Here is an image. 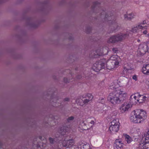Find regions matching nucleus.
I'll use <instances>...</instances> for the list:
<instances>
[{
	"mask_svg": "<svg viewBox=\"0 0 149 149\" xmlns=\"http://www.w3.org/2000/svg\"><path fill=\"white\" fill-rule=\"evenodd\" d=\"M99 14V17L101 18L104 17V20L106 21H108V23L111 25V28L112 29L113 31H115L118 29L119 26L118 24L115 20L113 19L112 20H111L112 17H111V15H110V16H109L110 14V12H108L106 13L103 10H101Z\"/></svg>",
	"mask_w": 149,
	"mask_h": 149,
	"instance_id": "nucleus-2",
	"label": "nucleus"
},
{
	"mask_svg": "<svg viewBox=\"0 0 149 149\" xmlns=\"http://www.w3.org/2000/svg\"><path fill=\"white\" fill-rule=\"evenodd\" d=\"M132 69V68L130 65L129 64L125 65L123 71V74H125L127 73L128 72H129V70H131Z\"/></svg>",
	"mask_w": 149,
	"mask_h": 149,
	"instance_id": "nucleus-16",
	"label": "nucleus"
},
{
	"mask_svg": "<svg viewBox=\"0 0 149 149\" xmlns=\"http://www.w3.org/2000/svg\"><path fill=\"white\" fill-rule=\"evenodd\" d=\"M65 83H67L69 82V80H68L67 78H64L63 79Z\"/></svg>",
	"mask_w": 149,
	"mask_h": 149,
	"instance_id": "nucleus-32",
	"label": "nucleus"
},
{
	"mask_svg": "<svg viewBox=\"0 0 149 149\" xmlns=\"http://www.w3.org/2000/svg\"><path fill=\"white\" fill-rule=\"evenodd\" d=\"M123 143L121 140L116 139L114 144V149H123Z\"/></svg>",
	"mask_w": 149,
	"mask_h": 149,
	"instance_id": "nucleus-11",
	"label": "nucleus"
},
{
	"mask_svg": "<svg viewBox=\"0 0 149 149\" xmlns=\"http://www.w3.org/2000/svg\"><path fill=\"white\" fill-rule=\"evenodd\" d=\"M81 101H83V103L84 104H88L90 102V101L88 99L84 97H83L82 99L79 98L77 99L76 100V103L80 104V102H81Z\"/></svg>",
	"mask_w": 149,
	"mask_h": 149,
	"instance_id": "nucleus-19",
	"label": "nucleus"
},
{
	"mask_svg": "<svg viewBox=\"0 0 149 149\" xmlns=\"http://www.w3.org/2000/svg\"><path fill=\"white\" fill-rule=\"evenodd\" d=\"M33 144H35V142H34V143H33Z\"/></svg>",
	"mask_w": 149,
	"mask_h": 149,
	"instance_id": "nucleus-46",
	"label": "nucleus"
},
{
	"mask_svg": "<svg viewBox=\"0 0 149 149\" xmlns=\"http://www.w3.org/2000/svg\"><path fill=\"white\" fill-rule=\"evenodd\" d=\"M131 132H132V133H133V132H132V131H131Z\"/></svg>",
	"mask_w": 149,
	"mask_h": 149,
	"instance_id": "nucleus-47",
	"label": "nucleus"
},
{
	"mask_svg": "<svg viewBox=\"0 0 149 149\" xmlns=\"http://www.w3.org/2000/svg\"><path fill=\"white\" fill-rule=\"evenodd\" d=\"M69 100V98L68 97H66L64 99V101H68Z\"/></svg>",
	"mask_w": 149,
	"mask_h": 149,
	"instance_id": "nucleus-34",
	"label": "nucleus"
},
{
	"mask_svg": "<svg viewBox=\"0 0 149 149\" xmlns=\"http://www.w3.org/2000/svg\"><path fill=\"white\" fill-rule=\"evenodd\" d=\"M105 60L103 59L96 61L93 65V69L95 71L98 72L102 69L104 68L105 67Z\"/></svg>",
	"mask_w": 149,
	"mask_h": 149,
	"instance_id": "nucleus-5",
	"label": "nucleus"
},
{
	"mask_svg": "<svg viewBox=\"0 0 149 149\" xmlns=\"http://www.w3.org/2000/svg\"><path fill=\"white\" fill-rule=\"evenodd\" d=\"M68 130V128L65 127H61L59 130V133L62 135H64Z\"/></svg>",
	"mask_w": 149,
	"mask_h": 149,
	"instance_id": "nucleus-21",
	"label": "nucleus"
},
{
	"mask_svg": "<svg viewBox=\"0 0 149 149\" xmlns=\"http://www.w3.org/2000/svg\"><path fill=\"white\" fill-rule=\"evenodd\" d=\"M147 23L146 20H144L142 22L138 23L136 26L133 28L131 30L132 32L134 33L136 32L139 29H147L148 26L146 25Z\"/></svg>",
	"mask_w": 149,
	"mask_h": 149,
	"instance_id": "nucleus-7",
	"label": "nucleus"
},
{
	"mask_svg": "<svg viewBox=\"0 0 149 149\" xmlns=\"http://www.w3.org/2000/svg\"><path fill=\"white\" fill-rule=\"evenodd\" d=\"M81 149H91L88 144H85L84 143L81 144Z\"/></svg>",
	"mask_w": 149,
	"mask_h": 149,
	"instance_id": "nucleus-23",
	"label": "nucleus"
},
{
	"mask_svg": "<svg viewBox=\"0 0 149 149\" xmlns=\"http://www.w3.org/2000/svg\"><path fill=\"white\" fill-rule=\"evenodd\" d=\"M86 96L89 98L88 99L91 100H92L93 97V95L90 93L87 94Z\"/></svg>",
	"mask_w": 149,
	"mask_h": 149,
	"instance_id": "nucleus-25",
	"label": "nucleus"
},
{
	"mask_svg": "<svg viewBox=\"0 0 149 149\" xmlns=\"http://www.w3.org/2000/svg\"><path fill=\"white\" fill-rule=\"evenodd\" d=\"M109 88L110 89L115 90L109 94L108 97V100L112 104H119L126 99L127 94L125 92L121 89L115 90L116 88L114 85L110 86Z\"/></svg>",
	"mask_w": 149,
	"mask_h": 149,
	"instance_id": "nucleus-1",
	"label": "nucleus"
},
{
	"mask_svg": "<svg viewBox=\"0 0 149 149\" xmlns=\"http://www.w3.org/2000/svg\"><path fill=\"white\" fill-rule=\"evenodd\" d=\"M119 124L118 119L113 120L111 122V125L109 127L110 131L112 133L117 132L119 130Z\"/></svg>",
	"mask_w": 149,
	"mask_h": 149,
	"instance_id": "nucleus-6",
	"label": "nucleus"
},
{
	"mask_svg": "<svg viewBox=\"0 0 149 149\" xmlns=\"http://www.w3.org/2000/svg\"><path fill=\"white\" fill-rule=\"evenodd\" d=\"M132 129L134 130V131L136 130V128L134 127L132 128Z\"/></svg>",
	"mask_w": 149,
	"mask_h": 149,
	"instance_id": "nucleus-42",
	"label": "nucleus"
},
{
	"mask_svg": "<svg viewBox=\"0 0 149 149\" xmlns=\"http://www.w3.org/2000/svg\"><path fill=\"white\" fill-rule=\"evenodd\" d=\"M3 0H0V3H1L3 2Z\"/></svg>",
	"mask_w": 149,
	"mask_h": 149,
	"instance_id": "nucleus-43",
	"label": "nucleus"
},
{
	"mask_svg": "<svg viewBox=\"0 0 149 149\" xmlns=\"http://www.w3.org/2000/svg\"><path fill=\"white\" fill-rule=\"evenodd\" d=\"M113 52L114 53H116L118 51V49L116 48H113L112 49Z\"/></svg>",
	"mask_w": 149,
	"mask_h": 149,
	"instance_id": "nucleus-31",
	"label": "nucleus"
},
{
	"mask_svg": "<svg viewBox=\"0 0 149 149\" xmlns=\"http://www.w3.org/2000/svg\"><path fill=\"white\" fill-rule=\"evenodd\" d=\"M36 146L38 148H39V147H40V145H39V144H36Z\"/></svg>",
	"mask_w": 149,
	"mask_h": 149,
	"instance_id": "nucleus-41",
	"label": "nucleus"
},
{
	"mask_svg": "<svg viewBox=\"0 0 149 149\" xmlns=\"http://www.w3.org/2000/svg\"><path fill=\"white\" fill-rule=\"evenodd\" d=\"M130 33L127 31L125 33H120L111 36L108 39L107 42L114 43L122 41L129 36Z\"/></svg>",
	"mask_w": 149,
	"mask_h": 149,
	"instance_id": "nucleus-4",
	"label": "nucleus"
},
{
	"mask_svg": "<svg viewBox=\"0 0 149 149\" xmlns=\"http://www.w3.org/2000/svg\"><path fill=\"white\" fill-rule=\"evenodd\" d=\"M128 79L127 78H124L121 81L120 85L121 86L123 87H127L128 84Z\"/></svg>",
	"mask_w": 149,
	"mask_h": 149,
	"instance_id": "nucleus-20",
	"label": "nucleus"
},
{
	"mask_svg": "<svg viewBox=\"0 0 149 149\" xmlns=\"http://www.w3.org/2000/svg\"><path fill=\"white\" fill-rule=\"evenodd\" d=\"M74 143V141L72 139H70L63 141L62 144L63 146L66 148H70Z\"/></svg>",
	"mask_w": 149,
	"mask_h": 149,
	"instance_id": "nucleus-9",
	"label": "nucleus"
},
{
	"mask_svg": "<svg viewBox=\"0 0 149 149\" xmlns=\"http://www.w3.org/2000/svg\"><path fill=\"white\" fill-rule=\"evenodd\" d=\"M132 107L131 104L125 102L122 104L120 108V110L122 113L127 111L129 109Z\"/></svg>",
	"mask_w": 149,
	"mask_h": 149,
	"instance_id": "nucleus-10",
	"label": "nucleus"
},
{
	"mask_svg": "<svg viewBox=\"0 0 149 149\" xmlns=\"http://www.w3.org/2000/svg\"><path fill=\"white\" fill-rule=\"evenodd\" d=\"M84 130H86L87 129H84Z\"/></svg>",
	"mask_w": 149,
	"mask_h": 149,
	"instance_id": "nucleus-48",
	"label": "nucleus"
},
{
	"mask_svg": "<svg viewBox=\"0 0 149 149\" xmlns=\"http://www.w3.org/2000/svg\"><path fill=\"white\" fill-rule=\"evenodd\" d=\"M57 100H58V97H55L53 98H52L51 100V101L54 102H57Z\"/></svg>",
	"mask_w": 149,
	"mask_h": 149,
	"instance_id": "nucleus-29",
	"label": "nucleus"
},
{
	"mask_svg": "<svg viewBox=\"0 0 149 149\" xmlns=\"http://www.w3.org/2000/svg\"><path fill=\"white\" fill-rule=\"evenodd\" d=\"M125 138L126 141L128 143H130L133 141L132 139L129 135L127 134L125 136Z\"/></svg>",
	"mask_w": 149,
	"mask_h": 149,
	"instance_id": "nucleus-24",
	"label": "nucleus"
},
{
	"mask_svg": "<svg viewBox=\"0 0 149 149\" xmlns=\"http://www.w3.org/2000/svg\"><path fill=\"white\" fill-rule=\"evenodd\" d=\"M132 79L135 80V81H136L137 80V76L136 75H134L132 77Z\"/></svg>",
	"mask_w": 149,
	"mask_h": 149,
	"instance_id": "nucleus-33",
	"label": "nucleus"
},
{
	"mask_svg": "<svg viewBox=\"0 0 149 149\" xmlns=\"http://www.w3.org/2000/svg\"><path fill=\"white\" fill-rule=\"evenodd\" d=\"M100 4V3L97 1L94 2L93 4V5L92 6L93 8H95L97 5H98Z\"/></svg>",
	"mask_w": 149,
	"mask_h": 149,
	"instance_id": "nucleus-28",
	"label": "nucleus"
},
{
	"mask_svg": "<svg viewBox=\"0 0 149 149\" xmlns=\"http://www.w3.org/2000/svg\"><path fill=\"white\" fill-rule=\"evenodd\" d=\"M95 122H94V121L93 120H92L90 122V123L91 124H92V125H93L94 123H95Z\"/></svg>",
	"mask_w": 149,
	"mask_h": 149,
	"instance_id": "nucleus-36",
	"label": "nucleus"
},
{
	"mask_svg": "<svg viewBox=\"0 0 149 149\" xmlns=\"http://www.w3.org/2000/svg\"><path fill=\"white\" fill-rule=\"evenodd\" d=\"M57 138V136H56L55 138L49 137V140L50 143L52 144H55L58 141Z\"/></svg>",
	"mask_w": 149,
	"mask_h": 149,
	"instance_id": "nucleus-22",
	"label": "nucleus"
},
{
	"mask_svg": "<svg viewBox=\"0 0 149 149\" xmlns=\"http://www.w3.org/2000/svg\"><path fill=\"white\" fill-rule=\"evenodd\" d=\"M148 45L146 43L141 44L139 46L138 52L140 53L141 55H143L148 51Z\"/></svg>",
	"mask_w": 149,
	"mask_h": 149,
	"instance_id": "nucleus-8",
	"label": "nucleus"
},
{
	"mask_svg": "<svg viewBox=\"0 0 149 149\" xmlns=\"http://www.w3.org/2000/svg\"><path fill=\"white\" fill-rule=\"evenodd\" d=\"M60 116L59 115H56L54 116L53 117V119L54 120V122H56V121L59 120L60 119Z\"/></svg>",
	"mask_w": 149,
	"mask_h": 149,
	"instance_id": "nucleus-26",
	"label": "nucleus"
},
{
	"mask_svg": "<svg viewBox=\"0 0 149 149\" xmlns=\"http://www.w3.org/2000/svg\"><path fill=\"white\" fill-rule=\"evenodd\" d=\"M74 118V117L73 116L70 117L67 119V121L68 122H70L73 120Z\"/></svg>",
	"mask_w": 149,
	"mask_h": 149,
	"instance_id": "nucleus-27",
	"label": "nucleus"
},
{
	"mask_svg": "<svg viewBox=\"0 0 149 149\" xmlns=\"http://www.w3.org/2000/svg\"><path fill=\"white\" fill-rule=\"evenodd\" d=\"M142 72L144 74H149V64H147L142 68Z\"/></svg>",
	"mask_w": 149,
	"mask_h": 149,
	"instance_id": "nucleus-18",
	"label": "nucleus"
},
{
	"mask_svg": "<svg viewBox=\"0 0 149 149\" xmlns=\"http://www.w3.org/2000/svg\"><path fill=\"white\" fill-rule=\"evenodd\" d=\"M134 116L130 117V119L132 121L135 123H140L143 121L147 117L146 112L142 109H137L134 111Z\"/></svg>",
	"mask_w": 149,
	"mask_h": 149,
	"instance_id": "nucleus-3",
	"label": "nucleus"
},
{
	"mask_svg": "<svg viewBox=\"0 0 149 149\" xmlns=\"http://www.w3.org/2000/svg\"><path fill=\"white\" fill-rule=\"evenodd\" d=\"M148 99V95H140L139 94V96H138V102L141 103L144 102Z\"/></svg>",
	"mask_w": 149,
	"mask_h": 149,
	"instance_id": "nucleus-13",
	"label": "nucleus"
},
{
	"mask_svg": "<svg viewBox=\"0 0 149 149\" xmlns=\"http://www.w3.org/2000/svg\"><path fill=\"white\" fill-rule=\"evenodd\" d=\"M147 136H148L149 137V130L147 132Z\"/></svg>",
	"mask_w": 149,
	"mask_h": 149,
	"instance_id": "nucleus-40",
	"label": "nucleus"
},
{
	"mask_svg": "<svg viewBox=\"0 0 149 149\" xmlns=\"http://www.w3.org/2000/svg\"><path fill=\"white\" fill-rule=\"evenodd\" d=\"M85 98H86V99H88V100H89V101H91V100H90V99H89H89H89V98H88V97H87L86 96V97H85Z\"/></svg>",
	"mask_w": 149,
	"mask_h": 149,
	"instance_id": "nucleus-39",
	"label": "nucleus"
},
{
	"mask_svg": "<svg viewBox=\"0 0 149 149\" xmlns=\"http://www.w3.org/2000/svg\"><path fill=\"white\" fill-rule=\"evenodd\" d=\"M137 42H140V40L139 39H138L137 40Z\"/></svg>",
	"mask_w": 149,
	"mask_h": 149,
	"instance_id": "nucleus-44",
	"label": "nucleus"
},
{
	"mask_svg": "<svg viewBox=\"0 0 149 149\" xmlns=\"http://www.w3.org/2000/svg\"><path fill=\"white\" fill-rule=\"evenodd\" d=\"M77 78L78 79H80L81 78V75H78L77 77Z\"/></svg>",
	"mask_w": 149,
	"mask_h": 149,
	"instance_id": "nucleus-37",
	"label": "nucleus"
},
{
	"mask_svg": "<svg viewBox=\"0 0 149 149\" xmlns=\"http://www.w3.org/2000/svg\"><path fill=\"white\" fill-rule=\"evenodd\" d=\"M139 96V93H136L132 95L130 98V100L133 103L138 102V98Z\"/></svg>",
	"mask_w": 149,
	"mask_h": 149,
	"instance_id": "nucleus-14",
	"label": "nucleus"
},
{
	"mask_svg": "<svg viewBox=\"0 0 149 149\" xmlns=\"http://www.w3.org/2000/svg\"><path fill=\"white\" fill-rule=\"evenodd\" d=\"M117 115V112L116 111H113V113L111 114V117L113 118V116H115Z\"/></svg>",
	"mask_w": 149,
	"mask_h": 149,
	"instance_id": "nucleus-30",
	"label": "nucleus"
},
{
	"mask_svg": "<svg viewBox=\"0 0 149 149\" xmlns=\"http://www.w3.org/2000/svg\"><path fill=\"white\" fill-rule=\"evenodd\" d=\"M135 16L133 13H131L128 14H125L124 15V17L126 20H131L134 18Z\"/></svg>",
	"mask_w": 149,
	"mask_h": 149,
	"instance_id": "nucleus-15",
	"label": "nucleus"
},
{
	"mask_svg": "<svg viewBox=\"0 0 149 149\" xmlns=\"http://www.w3.org/2000/svg\"><path fill=\"white\" fill-rule=\"evenodd\" d=\"M143 33L144 34H146L148 33V31L147 30H146L143 31Z\"/></svg>",
	"mask_w": 149,
	"mask_h": 149,
	"instance_id": "nucleus-35",
	"label": "nucleus"
},
{
	"mask_svg": "<svg viewBox=\"0 0 149 149\" xmlns=\"http://www.w3.org/2000/svg\"><path fill=\"white\" fill-rule=\"evenodd\" d=\"M30 25H31L32 26L34 27H35L36 26L34 25L33 24H30Z\"/></svg>",
	"mask_w": 149,
	"mask_h": 149,
	"instance_id": "nucleus-38",
	"label": "nucleus"
},
{
	"mask_svg": "<svg viewBox=\"0 0 149 149\" xmlns=\"http://www.w3.org/2000/svg\"><path fill=\"white\" fill-rule=\"evenodd\" d=\"M107 68L109 70L113 69L117 65L114 61L111 60H109L107 61L106 64Z\"/></svg>",
	"mask_w": 149,
	"mask_h": 149,
	"instance_id": "nucleus-12",
	"label": "nucleus"
},
{
	"mask_svg": "<svg viewBox=\"0 0 149 149\" xmlns=\"http://www.w3.org/2000/svg\"><path fill=\"white\" fill-rule=\"evenodd\" d=\"M119 58L118 56L113 55L110 57L109 60H111L112 61H114L116 63V65H118L119 63Z\"/></svg>",
	"mask_w": 149,
	"mask_h": 149,
	"instance_id": "nucleus-17",
	"label": "nucleus"
},
{
	"mask_svg": "<svg viewBox=\"0 0 149 149\" xmlns=\"http://www.w3.org/2000/svg\"><path fill=\"white\" fill-rule=\"evenodd\" d=\"M56 149H61L60 148H57Z\"/></svg>",
	"mask_w": 149,
	"mask_h": 149,
	"instance_id": "nucleus-45",
	"label": "nucleus"
}]
</instances>
